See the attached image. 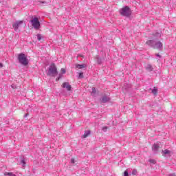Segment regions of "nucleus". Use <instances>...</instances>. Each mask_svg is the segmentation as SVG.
<instances>
[{
    "mask_svg": "<svg viewBox=\"0 0 176 176\" xmlns=\"http://www.w3.org/2000/svg\"><path fill=\"white\" fill-rule=\"evenodd\" d=\"M58 74L57 66H56V64L52 63L49 67L47 75L49 76H57Z\"/></svg>",
    "mask_w": 176,
    "mask_h": 176,
    "instance_id": "nucleus-1",
    "label": "nucleus"
},
{
    "mask_svg": "<svg viewBox=\"0 0 176 176\" xmlns=\"http://www.w3.org/2000/svg\"><path fill=\"white\" fill-rule=\"evenodd\" d=\"M120 13L121 16L129 17V16H131V10H130V7L125 6L120 10Z\"/></svg>",
    "mask_w": 176,
    "mask_h": 176,
    "instance_id": "nucleus-2",
    "label": "nucleus"
},
{
    "mask_svg": "<svg viewBox=\"0 0 176 176\" xmlns=\"http://www.w3.org/2000/svg\"><path fill=\"white\" fill-rule=\"evenodd\" d=\"M18 60L22 65H28V60L27 59V56L24 54H19L18 55Z\"/></svg>",
    "mask_w": 176,
    "mask_h": 176,
    "instance_id": "nucleus-3",
    "label": "nucleus"
},
{
    "mask_svg": "<svg viewBox=\"0 0 176 176\" xmlns=\"http://www.w3.org/2000/svg\"><path fill=\"white\" fill-rule=\"evenodd\" d=\"M30 23H32V25L34 30H39V28H41V22H39L38 18H34L30 21Z\"/></svg>",
    "mask_w": 176,
    "mask_h": 176,
    "instance_id": "nucleus-4",
    "label": "nucleus"
},
{
    "mask_svg": "<svg viewBox=\"0 0 176 176\" xmlns=\"http://www.w3.org/2000/svg\"><path fill=\"white\" fill-rule=\"evenodd\" d=\"M23 23H24V21H16L14 23H13L12 27L15 31H17L19 30V27H21L23 25Z\"/></svg>",
    "mask_w": 176,
    "mask_h": 176,
    "instance_id": "nucleus-5",
    "label": "nucleus"
},
{
    "mask_svg": "<svg viewBox=\"0 0 176 176\" xmlns=\"http://www.w3.org/2000/svg\"><path fill=\"white\" fill-rule=\"evenodd\" d=\"M63 89H67V91H71L72 87L69 85V82H63L62 85Z\"/></svg>",
    "mask_w": 176,
    "mask_h": 176,
    "instance_id": "nucleus-6",
    "label": "nucleus"
},
{
    "mask_svg": "<svg viewBox=\"0 0 176 176\" xmlns=\"http://www.w3.org/2000/svg\"><path fill=\"white\" fill-rule=\"evenodd\" d=\"M161 47H163V44L160 41L157 42L155 45V48L160 49Z\"/></svg>",
    "mask_w": 176,
    "mask_h": 176,
    "instance_id": "nucleus-7",
    "label": "nucleus"
},
{
    "mask_svg": "<svg viewBox=\"0 0 176 176\" xmlns=\"http://www.w3.org/2000/svg\"><path fill=\"white\" fill-rule=\"evenodd\" d=\"M145 68H146V71H148V72H151V71H153V67H152L151 64H146L145 65Z\"/></svg>",
    "mask_w": 176,
    "mask_h": 176,
    "instance_id": "nucleus-8",
    "label": "nucleus"
},
{
    "mask_svg": "<svg viewBox=\"0 0 176 176\" xmlns=\"http://www.w3.org/2000/svg\"><path fill=\"white\" fill-rule=\"evenodd\" d=\"M159 148H160V146H159L157 144H153L152 149L154 152H157V151H159Z\"/></svg>",
    "mask_w": 176,
    "mask_h": 176,
    "instance_id": "nucleus-9",
    "label": "nucleus"
},
{
    "mask_svg": "<svg viewBox=\"0 0 176 176\" xmlns=\"http://www.w3.org/2000/svg\"><path fill=\"white\" fill-rule=\"evenodd\" d=\"M102 102H103L104 104L105 102H108V101H109V98L107 97V96H104L102 98Z\"/></svg>",
    "mask_w": 176,
    "mask_h": 176,
    "instance_id": "nucleus-10",
    "label": "nucleus"
},
{
    "mask_svg": "<svg viewBox=\"0 0 176 176\" xmlns=\"http://www.w3.org/2000/svg\"><path fill=\"white\" fill-rule=\"evenodd\" d=\"M90 135V130H87L85 131V133L83 135L84 138H87V136Z\"/></svg>",
    "mask_w": 176,
    "mask_h": 176,
    "instance_id": "nucleus-11",
    "label": "nucleus"
},
{
    "mask_svg": "<svg viewBox=\"0 0 176 176\" xmlns=\"http://www.w3.org/2000/svg\"><path fill=\"white\" fill-rule=\"evenodd\" d=\"M86 65H76V68L78 69H82V68H85Z\"/></svg>",
    "mask_w": 176,
    "mask_h": 176,
    "instance_id": "nucleus-12",
    "label": "nucleus"
},
{
    "mask_svg": "<svg viewBox=\"0 0 176 176\" xmlns=\"http://www.w3.org/2000/svg\"><path fill=\"white\" fill-rule=\"evenodd\" d=\"M162 153H164V155H170L171 153V151L166 149V150L162 151Z\"/></svg>",
    "mask_w": 176,
    "mask_h": 176,
    "instance_id": "nucleus-13",
    "label": "nucleus"
},
{
    "mask_svg": "<svg viewBox=\"0 0 176 176\" xmlns=\"http://www.w3.org/2000/svg\"><path fill=\"white\" fill-rule=\"evenodd\" d=\"M146 45H148L149 46H152V45H153V41L152 40H149L148 41H146Z\"/></svg>",
    "mask_w": 176,
    "mask_h": 176,
    "instance_id": "nucleus-14",
    "label": "nucleus"
},
{
    "mask_svg": "<svg viewBox=\"0 0 176 176\" xmlns=\"http://www.w3.org/2000/svg\"><path fill=\"white\" fill-rule=\"evenodd\" d=\"M37 39L38 41H39V42H42V41H43V39H42V36H41V34H37Z\"/></svg>",
    "mask_w": 176,
    "mask_h": 176,
    "instance_id": "nucleus-15",
    "label": "nucleus"
},
{
    "mask_svg": "<svg viewBox=\"0 0 176 176\" xmlns=\"http://www.w3.org/2000/svg\"><path fill=\"white\" fill-rule=\"evenodd\" d=\"M76 160H78V157L72 158V160H71V163H72L73 164H75Z\"/></svg>",
    "mask_w": 176,
    "mask_h": 176,
    "instance_id": "nucleus-16",
    "label": "nucleus"
},
{
    "mask_svg": "<svg viewBox=\"0 0 176 176\" xmlns=\"http://www.w3.org/2000/svg\"><path fill=\"white\" fill-rule=\"evenodd\" d=\"M5 175H8V176H16L13 173H6Z\"/></svg>",
    "mask_w": 176,
    "mask_h": 176,
    "instance_id": "nucleus-17",
    "label": "nucleus"
},
{
    "mask_svg": "<svg viewBox=\"0 0 176 176\" xmlns=\"http://www.w3.org/2000/svg\"><path fill=\"white\" fill-rule=\"evenodd\" d=\"M152 94H157V89L156 88H154L153 90H152Z\"/></svg>",
    "mask_w": 176,
    "mask_h": 176,
    "instance_id": "nucleus-18",
    "label": "nucleus"
},
{
    "mask_svg": "<svg viewBox=\"0 0 176 176\" xmlns=\"http://www.w3.org/2000/svg\"><path fill=\"white\" fill-rule=\"evenodd\" d=\"M150 163H153V164H156V160H149Z\"/></svg>",
    "mask_w": 176,
    "mask_h": 176,
    "instance_id": "nucleus-19",
    "label": "nucleus"
},
{
    "mask_svg": "<svg viewBox=\"0 0 176 176\" xmlns=\"http://www.w3.org/2000/svg\"><path fill=\"white\" fill-rule=\"evenodd\" d=\"M132 175H137V169H134V170L132 171Z\"/></svg>",
    "mask_w": 176,
    "mask_h": 176,
    "instance_id": "nucleus-20",
    "label": "nucleus"
},
{
    "mask_svg": "<svg viewBox=\"0 0 176 176\" xmlns=\"http://www.w3.org/2000/svg\"><path fill=\"white\" fill-rule=\"evenodd\" d=\"M66 72H67V71L65 70V68H62V69H60L61 74H65Z\"/></svg>",
    "mask_w": 176,
    "mask_h": 176,
    "instance_id": "nucleus-21",
    "label": "nucleus"
},
{
    "mask_svg": "<svg viewBox=\"0 0 176 176\" xmlns=\"http://www.w3.org/2000/svg\"><path fill=\"white\" fill-rule=\"evenodd\" d=\"M91 94H92V95H93V94H96V88L92 87V93H91Z\"/></svg>",
    "mask_w": 176,
    "mask_h": 176,
    "instance_id": "nucleus-22",
    "label": "nucleus"
},
{
    "mask_svg": "<svg viewBox=\"0 0 176 176\" xmlns=\"http://www.w3.org/2000/svg\"><path fill=\"white\" fill-rule=\"evenodd\" d=\"M124 176H129V172L127 170L124 172Z\"/></svg>",
    "mask_w": 176,
    "mask_h": 176,
    "instance_id": "nucleus-23",
    "label": "nucleus"
},
{
    "mask_svg": "<svg viewBox=\"0 0 176 176\" xmlns=\"http://www.w3.org/2000/svg\"><path fill=\"white\" fill-rule=\"evenodd\" d=\"M79 78H83V73H79Z\"/></svg>",
    "mask_w": 176,
    "mask_h": 176,
    "instance_id": "nucleus-24",
    "label": "nucleus"
},
{
    "mask_svg": "<svg viewBox=\"0 0 176 176\" xmlns=\"http://www.w3.org/2000/svg\"><path fill=\"white\" fill-rule=\"evenodd\" d=\"M107 129H108V127L104 126V127L102 128V130H103L104 131H107Z\"/></svg>",
    "mask_w": 176,
    "mask_h": 176,
    "instance_id": "nucleus-25",
    "label": "nucleus"
},
{
    "mask_svg": "<svg viewBox=\"0 0 176 176\" xmlns=\"http://www.w3.org/2000/svg\"><path fill=\"white\" fill-rule=\"evenodd\" d=\"M3 64L0 63V68H3Z\"/></svg>",
    "mask_w": 176,
    "mask_h": 176,
    "instance_id": "nucleus-26",
    "label": "nucleus"
},
{
    "mask_svg": "<svg viewBox=\"0 0 176 176\" xmlns=\"http://www.w3.org/2000/svg\"><path fill=\"white\" fill-rule=\"evenodd\" d=\"M21 163H23V164H25V162H24V160H21Z\"/></svg>",
    "mask_w": 176,
    "mask_h": 176,
    "instance_id": "nucleus-27",
    "label": "nucleus"
},
{
    "mask_svg": "<svg viewBox=\"0 0 176 176\" xmlns=\"http://www.w3.org/2000/svg\"><path fill=\"white\" fill-rule=\"evenodd\" d=\"M41 3H46V1H40Z\"/></svg>",
    "mask_w": 176,
    "mask_h": 176,
    "instance_id": "nucleus-28",
    "label": "nucleus"
},
{
    "mask_svg": "<svg viewBox=\"0 0 176 176\" xmlns=\"http://www.w3.org/2000/svg\"><path fill=\"white\" fill-rule=\"evenodd\" d=\"M169 176H176V175L175 174H171Z\"/></svg>",
    "mask_w": 176,
    "mask_h": 176,
    "instance_id": "nucleus-29",
    "label": "nucleus"
}]
</instances>
